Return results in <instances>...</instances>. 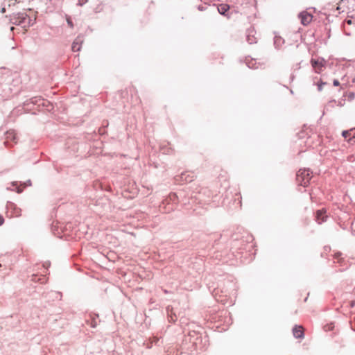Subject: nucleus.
I'll return each instance as SVG.
<instances>
[{"mask_svg": "<svg viewBox=\"0 0 355 355\" xmlns=\"http://www.w3.org/2000/svg\"><path fill=\"white\" fill-rule=\"evenodd\" d=\"M27 19V15L25 13H17L11 19L12 24L15 25H21L25 23Z\"/></svg>", "mask_w": 355, "mask_h": 355, "instance_id": "5", "label": "nucleus"}, {"mask_svg": "<svg viewBox=\"0 0 355 355\" xmlns=\"http://www.w3.org/2000/svg\"><path fill=\"white\" fill-rule=\"evenodd\" d=\"M247 41L249 44H253L257 42V39L249 33L247 35Z\"/></svg>", "mask_w": 355, "mask_h": 355, "instance_id": "16", "label": "nucleus"}, {"mask_svg": "<svg viewBox=\"0 0 355 355\" xmlns=\"http://www.w3.org/2000/svg\"><path fill=\"white\" fill-rule=\"evenodd\" d=\"M12 3V4H14V3H15L14 0H10V1H9V3H8V5H9V6H10Z\"/></svg>", "mask_w": 355, "mask_h": 355, "instance_id": "26", "label": "nucleus"}, {"mask_svg": "<svg viewBox=\"0 0 355 355\" xmlns=\"http://www.w3.org/2000/svg\"><path fill=\"white\" fill-rule=\"evenodd\" d=\"M171 318V320H175V319H173V318L172 316H170Z\"/></svg>", "mask_w": 355, "mask_h": 355, "instance_id": "35", "label": "nucleus"}, {"mask_svg": "<svg viewBox=\"0 0 355 355\" xmlns=\"http://www.w3.org/2000/svg\"><path fill=\"white\" fill-rule=\"evenodd\" d=\"M284 44V40L279 35H275L274 37V45L276 49H279Z\"/></svg>", "mask_w": 355, "mask_h": 355, "instance_id": "10", "label": "nucleus"}, {"mask_svg": "<svg viewBox=\"0 0 355 355\" xmlns=\"http://www.w3.org/2000/svg\"><path fill=\"white\" fill-rule=\"evenodd\" d=\"M293 334L296 338H302L304 337V332L301 326L295 327L293 329Z\"/></svg>", "mask_w": 355, "mask_h": 355, "instance_id": "9", "label": "nucleus"}, {"mask_svg": "<svg viewBox=\"0 0 355 355\" xmlns=\"http://www.w3.org/2000/svg\"><path fill=\"white\" fill-rule=\"evenodd\" d=\"M79 42H80V40L78 39H76L73 42L72 46H71L73 51L76 52V51H78L80 50V45L79 44Z\"/></svg>", "mask_w": 355, "mask_h": 355, "instance_id": "15", "label": "nucleus"}, {"mask_svg": "<svg viewBox=\"0 0 355 355\" xmlns=\"http://www.w3.org/2000/svg\"><path fill=\"white\" fill-rule=\"evenodd\" d=\"M3 222H4V219H3V216H1L0 215V225H1L3 223Z\"/></svg>", "mask_w": 355, "mask_h": 355, "instance_id": "23", "label": "nucleus"}, {"mask_svg": "<svg viewBox=\"0 0 355 355\" xmlns=\"http://www.w3.org/2000/svg\"><path fill=\"white\" fill-rule=\"evenodd\" d=\"M311 63L315 72L320 73L326 64V61L322 58H318L317 59H311Z\"/></svg>", "mask_w": 355, "mask_h": 355, "instance_id": "2", "label": "nucleus"}, {"mask_svg": "<svg viewBox=\"0 0 355 355\" xmlns=\"http://www.w3.org/2000/svg\"><path fill=\"white\" fill-rule=\"evenodd\" d=\"M354 132L353 130H345V131H343V133H342V135L346 139L348 137L351 136L352 135V132Z\"/></svg>", "mask_w": 355, "mask_h": 355, "instance_id": "17", "label": "nucleus"}, {"mask_svg": "<svg viewBox=\"0 0 355 355\" xmlns=\"http://www.w3.org/2000/svg\"><path fill=\"white\" fill-rule=\"evenodd\" d=\"M1 13H4V12H6V8H5V7H3V8H1Z\"/></svg>", "mask_w": 355, "mask_h": 355, "instance_id": "28", "label": "nucleus"}, {"mask_svg": "<svg viewBox=\"0 0 355 355\" xmlns=\"http://www.w3.org/2000/svg\"><path fill=\"white\" fill-rule=\"evenodd\" d=\"M341 256V253L337 252L334 254L335 259H337L338 261H340V257Z\"/></svg>", "mask_w": 355, "mask_h": 355, "instance_id": "19", "label": "nucleus"}, {"mask_svg": "<svg viewBox=\"0 0 355 355\" xmlns=\"http://www.w3.org/2000/svg\"><path fill=\"white\" fill-rule=\"evenodd\" d=\"M246 64L250 69H257V68H258L257 61L255 60H253V59L247 60Z\"/></svg>", "mask_w": 355, "mask_h": 355, "instance_id": "12", "label": "nucleus"}, {"mask_svg": "<svg viewBox=\"0 0 355 355\" xmlns=\"http://www.w3.org/2000/svg\"><path fill=\"white\" fill-rule=\"evenodd\" d=\"M43 266H44V267L47 268L50 266V263L49 261H46V262L44 263Z\"/></svg>", "mask_w": 355, "mask_h": 355, "instance_id": "22", "label": "nucleus"}, {"mask_svg": "<svg viewBox=\"0 0 355 355\" xmlns=\"http://www.w3.org/2000/svg\"><path fill=\"white\" fill-rule=\"evenodd\" d=\"M311 178V172L309 168L300 169L297 173V181L303 187L307 186Z\"/></svg>", "mask_w": 355, "mask_h": 355, "instance_id": "1", "label": "nucleus"}, {"mask_svg": "<svg viewBox=\"0 0 355 355\" xmlns=\"http://www.w3.org/2000/svg\"><path fill=\"white\" fill-rule=\"evenodd\" d=\"M229 8L230 6L227 4H220L218 6V11L221 15H225Z\"/></svg>", "mask_w": 355, "mask_h": 355, "instance_id": "11", "label": "nucleus"}, {"mask_svg": "<svg viewBox=\"0 0 355 355\" xmlns=\"http://www.w3.org/2000/svg\"><path fill=\"white\" fill-rule=\"evenodd\" d=\"M6 209L10 217H18L21 215V209L11 202L7 203Z\"/></svg>", "mask_w": 355, "mask_h": 355, "instance_id": "3", "label": "nucleus"}, {"mask_svg": "<svg viewBox=\"0 0 355 355\" xmlns=\"http://www.w3.org/2000/svg\"><path fill=\"white\" fill-rule=\"evenodd\" d=\"M171 209L168 208L166 209V211H169Z\"/></svg>", "mask_w": 355, "mask_h": 355, "instance_id": "32", "label": "nucleus"}, {"mask_svg": "<svg viewBox=\"0 0 355 355\" xmlns=\"http://www.w3.org/2000/svg\"><path fill=\"white\" fill-rule=\"evenodd\" d=\"M313 80V83L318 85V90L319 92L322 91V86L326 85V83H324V82H322V81L319 82V81H318V78L316 77L314 78Z\"/></svg>", "mask_w": 355, "mask_h": 355, "instance_id": "14", "label": "nucleus"}, {"mask_svg": "<svg viewBox=\"0 0 355 355\" xmlns=\"http://www.w3.org/2000/svg\"><path fill=\"white\" fill-rule=\"evenodd\" d=\"M8 189H10V190H14L12 188H8Z\"/></svg>", "mask_w": 355, "mask_h": 355, "instance_id": "36", "label": "nucleus"}, {"mask_svg": "<svg viewBox=\"0 0 355 355\" xmlns=\"http://www.w3.org/2000/svg\"><path fill=\"white\" fill-rule=\"evenodd\" d=\"M170 311H171V310H170V308H169V306H168V307L167 308V312H168V313H169V312H170Z\"/></svg>", "mask_w": 355, "mask_h": 355, "instance_id": "30", "label": "nucleus"}, {"mask_svg": "<svg viewBox=\"0 0 355 355\" xmlns=\"http://www.w3.org/2000/svg\"><path fill=\"white\" fill-rule=\"evenodd\" d=\"M24 185L25 187H26V186H28V185H31V182H30V181H28V182H26L24 183Z\"/></svg>", "mask_w": 355, "mask_h": 355, "instance_id": "24", "label": "nucleus"}, {"mask_svg": "<svg viewBox=\"0 0 355 355\" xmlns=\"http://www.w3.org/2000/svg\"><path fill=\"white\" fill-rule=\"evenodd\" d=\"M10 141L16 143V134L14 130H9L6 134L5 144L9 146Z\"/></svg>", "mask_w": 355, "mask_h": 355, "instance_id": "7", "label": "nucleus"}, {"mask_svg": "<svg viewBox=\"0 0 355 355\" xmlns=\"http://www.w3.org/2000/svg\"><path fill=\"white\" fill-rule=\"evenodd\" d=\"M333 84L334 86H338L340 85L339 81L338 80H334Z\"/></svg>", "mask_w": 355, "mask_h": 355, "instance_id": "21", "label": "nucleus"}, {"mask_svg": "<svg viewBox=\"0 0 355 355\" xmlns=\"http://www.w3.org/2000/svg\"><path fill=\"white\" fill-rule=\"evenodd\" d=\"M16 185V183L15 182H12V186H15Z\"/></svg>", "mask_w": 355, "mask_h": 355, "instance_id": "31", "label": "nucleus"}, {"mask_svg": "<svg viewBox=\"0 0 355 355\" xmlns=\"http://www.w3.org/2000/svg\"><path fill=\"white\" fill-rule=\"evenodd\" d=\"M195 175L193 173L186 171L182 173L180 175L176 177V180L182 183L191 182L193 180Z\"/></svg>", "mask_w": 355, "mask_h": 355, "instance_id": "4", "label": "nucleus"}, {"mask_svg": "<svg viewBox=\"0 0 355 355\" xmlns=\"http://www.w3.org/2000/svg\"><path fill=\"white\" fill-rule=\"evenodd\" d=\"M67 24H69V26H70L71 27H73V23H72V21H71L70 19L68 18L67 19Z\"/></svg>", "mask_w": 355, "mask_h": 355, "instance_id": "20", "label": "nucleus"}, {"mask_svg": "<svg viewBox=\"0 0 355 355\" xmlns=\"http://www.w3.org/2000/svg\"><path fill=\"white\" fill-rule=\"evenodd\" d=\"M303 25H308L312 21V15L307 12H302L299 15Z\"/></svg>", "mask_w": 355, "mask_h": 355, "instance_id": "6", "label": "nucleus"}, {"mask_svg": "<svg viewBox=\"0 0 355 355\" xmlns=\"http://www.w3.org/2000/svg\"><path fill=\"white\" fill-rule=\"evenodd\" d=\"M21 191H22V189H21L19 187L17 188V193H21Z\"/></svg>", "mask_w": 355, "mask_h": 355, "instance_id": "27", "label": "nucleus"}, {"mask_svg": "<svg viewBox=\"0 0 355 355\" xmlns=\"http://www.w3.org/2000/svg\"><path fill=\"white\" fill-rule=\"evenodd\" d=\"M198 9L202 10V7H198Z\"/></svg>", "mask_w": 355, "mask_h": 355, "instance_id": "34", "label": "nucleus"}, {"mask_svg": "<svg viewBox=\"0 0 355 355\" xmlns=\"http://www.w3.org/2000/svg\"><path fill=\"white\" fill-rule=\"evenodd\" d=\"M177 198H178V196H176L175 193H171L169 195V196L166 200H164V201L163 202V204H165V203L168 204L171 201L175 202Z\"/></svg>", "mask_w": 355, "mask_h": 355, "instance_id": "13", "label": "nucleus"}, {"mask_svg": "<svg viewBox=\"0 0 355 355\" xmlns=\"http://www.w3.org/2000/svg\"><path fill=\"white\" fill-rule=\"evenodd\" d=\"M327 216L326 215V211L324 209L318 210L316 213V220L320 224L322 222L325 221Z\"/></svg>", "mask_w": 355, "mask_h": 355, "instance_id": "8", "label": "nucleus"}, {"mask_svg": "<svg viewBox=\"0 0 355 355\" xmlns=\"http://www.w3.org/2000/svg\"><path fill=\"white\" fill-rule=\"evenodd\" d=\"M198 9L202 10V7H198Z\"/></svg>", "mask_w": 355, "mask_h": 355, "instance_id": "33", "label": "nucleus"}, {"mask_svg": "<svg viewBox=\"0 0 355 355\" xmlns=\"http://www.w3.org/2000/svg\"><path fill=\"white\" fill-rule=\"evenodd\" d=\"M88 0H78V5L83 6L84 5Z\"/></svg>", "mask_w": 355, "mask_h": 355, "instance_id": "18", "label": "nucleus"}, {"mask_svg": "<svg viewBox=\"0 0 355 355\" xmlns=\"http://www.w3.org/2000/svg\"><path fill=\"white\" fill-rule=\"evenodd\" d=\"M349 139L350 140L354 139V142H355V129H354V135H353V138H350Z\"/></svg>", "mask_w": 355, "mask_h": 355, "instance_id": "29", "label": "nucleus"}, {"mask_svg": "<svg viewBox=\"0 0 355 355\" xmlns=\"http://www.w3.org/2000/svg\"><path fill=\"white\" fill-rule=\"evenodd\" d=\"M346 22L348 24H351L352 23V19H347L346 20Z\"/></svg>", "mask_w": 355, "mask_h": 355, "instance_id": "25", "label": "nucleus"}]
</instances>
